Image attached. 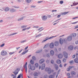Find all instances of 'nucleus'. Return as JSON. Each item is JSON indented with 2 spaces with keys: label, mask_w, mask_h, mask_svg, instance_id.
<instances>
[{
  "label": "nucleus",
  "mask_w": 78,
  "mask_h": 78,
  "mask_svg": "<svg viewBox=\"0 0 78 78\" xmlns=\"http://www.w3.org/2000/svg\"><path fill=\"white\" fill-rule=\"evenodd\" d=\"M45 63L43 64L41 67V66H40L39 69H41V70H44V69H45Z\"/></svg>",
  "instance_id": "7"
},
{
  "label": "nucleus",
  "mask_w": 78,
  "mask_h": 78,
  "mask_svg": "<svg viewBox=\"0 0 78 78\" xmlns=\"http://www.w3.org/2000/svg\"><path fill=\"white\" fill-rule=\"evenodd\" d=\"M42 50H38L36 52V53H41V52H42Z\"/></svg>",
  "instance_id": "27"
},
{
  "label": "nucleus",
  "mask_w": 78,
  "mask_h": 78,
  "mask_svg": "<svg viewBox=\"0 0 78 78\" xmlns=\"http://www.w3.org/2000/svg\"><path fill=\"white\" fill-rule=\"evenodd\" d=\"M45 71L46 72H48V73L49 75L51 74V73H53L54 71L53 70H51V69L48 68H45Z\"/></svg>",
  "instance_id": "1"
},
{
  "label": "nucleus",
  "mask_w": 78,
  "mask_h": 78,
  "mask_svg": "<svg viewBox=\"0 0 78 78\" xmlns=\"http://www.w3.org/2000/svg\"><path fill=\"white\" fill-rule=\"evenodd\" d=\"M30 63L32 65L34 64V61L32 60H31L30 61Z\"/></svg>",
  "instance_id": "33"
},
{
  "label": "nucleus",
  "mask_w": 78,
  "mask_h": 78,
  "mask_svg": "<svg viewBox=\"0 0 78 78\" xmlns=\"http://www.w3.org/2000/svg\"><path fill=\"white\" fill-rule=\"evenodd\" d=\"M67 39H66V38L64 40H63V41L64 42L66 43V42H67Z\"/></svg>",
  "instance_id": "41"
},
{
  "label": "nucleus",
  "mask_w": 78,
  "mask_h": 78,
  "mask_svg": "<svg viewBox=\"0 0 78 78\" xmlns=\"http://www.w3.org/2000/svg\"><path fill=\"white\" fill-rule=\"evenodd\" d=\"M28 66L30 70H35V67L33 66H31V64L29 63Z\"/></svg>",
  "instance_id": "3"
},
{
  "label": "nucleus",
  "mask_w": 78,
  "mask_h": 78,
  "mask_svg": "<svg viewBox=\"0 0 78 78\" xmlns=\"http://www.w3.org/2000/svg\"><path fill=\"white\" fill-rule=\"evenodd\" d=\"M21 28H27V25H23L21 27Z\"/></svg>",
  "instance_id": "31"
},
{
  "label": "nucleus",
  "mask_w": 78,
  "mask_h": 78,
  "mask_svg": "<svg viewBox=\"0 0 78 78\" xmlns=\"http://www.w3.org/2000/svg\"><path fill=\"white\" fill-rule=\"evenodd\" d=\"M26 2L27 3H31V0H26Z\"/></svg>",
  "instance_id": "29"
},
{
  "label": "nucleus",
  "mask_w": 78,
  "mask_h": 78,
  "mask_svg": "<svg viewBox=\"0 0 78 78\" xmlns=\"http://www.w3.org/2000/svg\"><path fill=\"white\" fill-rule=\"evenodd\" d=\"M74 61L76 63H78V58H76V59H74Z\"/></svg>",
  "instance_id": "34"
},
{
  "label": "nucleus",
  "mask_w": 78,
  "mask_h": 78,
  "mask_svg": "<svg viewBox=\"0 0 78 78\" xmlns=\"http://www.w3.org/2000/svg\"><path fill=\"white\" fill-rule=\"evenodd\" d=\"M72 66H69V67L68 68V69H69V70H68V71H69V70H70V69H72Z\"/></svg>",
  "instance_id": "43"
},
{
  "label": "nucleus",
  "mask_w": 78,
  "mask_h": 78,
  "mask_svg": "<svg viewBox=\"0 0 78 78\" xmlns=\"http://www.w3.org/2000/svg\"><path fill=\"white\" fill-rule=\"evenodd\" d=\"M27 62H26L25 65H24V67L25 68L26 73H27Z\"/></svg>",
  "instance_id": "11"
},
{
  "label": "nucleus",
  "mask_w": 78,
  "mask_h": 78,
  "mask_svg": "<svg viewBox=\"0 0 78 78\" xmlns=\"http://www.w3.org/2000/svg\"><path fill=\"white\" fill-rule=\"evenodd\" d=\"M34 76H37L38 75V73L37 72H35L34 73Z\"/></svg>",
  "instance_id": "42"
},
{
  "label": "nucleus",
  "mask_w": 78,
  "mask_h": 78,
  "mask_svg": "<svg viewBox=\"0 0 78 78\" xmlns=\"http://www.w3.org/2000/svg\"><path fill=\"white\" fill-rule=\"evenodd\" d=\"M4 45H5V44L3 43L1 45L0 47H3L4 46Z\"/></svg>",
  "instance_id": "51"
},
{
  "label": "nucleus",
  "mask_w": 78,
  "mask_h": 78,
  "mask_svg": "<svg viewBox=\"0 0 78 78\" xmlns=\"http://www.w3.org/2000/svg\"><path fill=\"white\" fill-rule=\"evenodd\" d=\"M28 50H27V51H26L23 52L22 53V55H25V53H27V52H28Z\"/></svg>",
  "instance_id": "30"
},
{
  "label": "nucleus",
  "mask_w": 78,
  "mask_h": 78,
  "mask_svg": "<svg viewBox=\"0 0 78 78\" xmlns=\"http://www.w3.org/2000/svg\"><path fill=\"white\" fill-rule=\"evenodd\" d=\"M9 8L6 7L5 8V12H8V11H9Z\"/></svg>",
  "instance_id": "19"
},
{
  "label": "nucleus",
  "mask_w": 78,
  "mask_h": 78,
  "mask_svg": "<svg viewBox=\"0 0 78 78\" xmlns=\"http://www.w3.org/2000/svg\"><path fill=\"white\" fill-rule=\"evenodd\" d=\"M51 64H53L54 63V61L53 60H51Z\"/></svg>",
  "instance_id": "53"
},
{
  "label": "nucleus",
  "mask_w": 78,
  "mask_h": 78,
  "mask_svg": "<svg viewBox=\"0 0 78 78\" xmlns=\"http://www.w3.org/2000/svg\"><path fill=\"white\" fill-rule=\"evenodd\" d=\"M41 19L43 21H45L47 20L48 17L46 16H41Z\"/></svg>",
  "instance_id": "5"
},
{
  "label": "nucleus",
  "mask_w": 78,
  "mask_h": 78,
  "mask_svg": "<svg viewBox=\"0 0 78 78\" xmlns=\"http://www.w3.org/2000/svg\"><path fill=\"white\" fill-rule=\"evenodd\" d=\"M48 78V75L47 74H45L44 76V78Z\"/></svg>",
  "instance_id": "44"
},
{
  "label": "nucleus",
  "mask_w": 78,
  "mask_h": 78,
  "mask_svg": "<svg viewBox=\"0 0 78 78\" xmlns=\"http://www.w3.org/2000/svg\"><path fill=\"white\" fill-rule=\"evenodd\" d=\"M64 3V2L63 1H61L60 2V4H62Z\"/></svg>",
  "instance_id": "52"
},
{
  "label": "nucleus",
  "mask_w": 78,
  "mask_h": 78,
  "mask_svg": "<svg viewBox=\"0 0 78 78\" xmlns=\"http://www.w3.org/2000/svg\"><path fill=\"white\" fill-rule=\"evenodd\" d=\"M72 38H75L76 36V34L73 33L70 35Z\"/></svg>",
  "instance_id": "10"
},
{
  "label": "nucleus",
  "mask_w": 78,
  "mask_h": 78,
  "mask_svg": "<svg viewBox=\"0 0 78 78\" xmlns=\"http://www.w3.org/2000/svg\"><path fill=\"white\" fill-rule=\"evenodd\" d=\"M67 76H70V73H67Z\"/></svg>",
  "instance_id": "64"
},
{
  "label": "nucleus",
  "mask_w": 78,
  "mask_h": 78,
  "mask_svg": "<svg viewBox=\"0 0 78 78\" xmlns=\"http://www.w3.org/2000/svg\"><path fill=\"white\" fill-rule=\"evenodd\" d=\"M72 37L71 36V35H70L67 38V41H69L70 42V41H71L72 40Z\"/></svg>",
  "instance_id": "9"
},
{
  "label": "nucleus",
  "mask_w": 78,
  "mask_h": 78,
  "mask_svg": "<svg viewBox=\"0 0 78 78\" xmlns=\"http://www.w3.org/2000/svg\"><path fill=\"white\" fill-rule=\"evenodd\" d=\"M59 42L58 41H56L54 43V45L56 47L58 46V45H59Z\"/></svg>",
  "instance_id": "15"
},
{
  "label": "nucleus",
  "mask_w": 78,
  "mask_h": 78,
  "mask_svg": "<svg viewBox=\"0 0 78 78\" xmlns=\"http://www.w3.org/2000/svg\"><path fill=\"white\" fill-rule=\"evenodd\" d=\"M27 41V40H23L20 41L21 43H24V42H25Z\"/></svg>",
  "instance_id": "39"
},
{
  "label": "nucleus",
  "mask_w": 78,
  "mask_h": 78,
  "mask_svg": "<svg viewBox=\"0 0 78 78\" xmlns=\"http://www.w3.org/2000/svg\"><path fill=\"white\" fill-rule=\"evenodd\" d=\"M66 61H67V60L65 58H63L62 59L63 62H66Z\"/></svg>",
  "instance_id": "32"
},
{
  "label": "nucleus",
  "mask_w": 78,
  "mask_h": 78,
  "mask_svg": "<svg viewBox=\"0 0 78 78\" xmlns=\"http://www.w3.org/2000/svg\"><path fill=\"white\" fill-rule=\"evenodd\" d=\"M58 59H61L63 57V55L62 54H59L58 55Z\"/></svg>",
  "instance_id": "12"
},
{
  "label": "nucleus",
  "mask_w": 78,
  "mask_h": 78,
  "mask_svg": "<svg viewBox=\"0 0 78 78\" xmlns=\"http://www.w3.org/2000/svg\"><path fill=\"white\" fill-rule=\"evenodd\" d=\"M30 28H31V27H27V28H25L23 29L22 30V31H25V30H29L30 29Z\"/></svg>",
  "instance_id": "23"
},
{
  "label": "nucleus",
  "mask_w": 78,
  "mask_h": 78,
  "mask_svg": "<svg viewBox=\"0 0 78 78\" xmlns=\"http://www.w3.org/2000/svg\"><path fill=\"white\" fill-rule=\"evenodd\" d=\"M54 50L55 52H58V50H57V49H56V48H54Z\"/></svg>",
  "instance_id": "47"
},
{
  "label": "nucleus",
  "mask_w": 78,
  "mask_h": 78,
  "mask_svg": "<svg viewBox=\"0 0 78 78\" xmlns=\"http://www.w3.org/2000/svg\"><path fill=\"white\" fill-rule=\"evenodd\" d=\"M10 11L11 12H15L16 11V10L14 9H10Z\"/></svg>",
  "instance_id": "17"
},
{
  "label": "nucleus",
  "mask_w": 78,
  "mask_h": 78,
  "mask_svg": "<svg viewBox=\"0 0 78 78\" xmlns=\"http://www.w3.org/2000/svg\"><path fill=\"white\" fill-rule=\"evenodd\" d=\"M3 20H0V23H3Z\"/></svg>",
  "instance_id": "56"
},
{
  "label": "nucleus",
  "mask_w": 78,
  "mask_h": 78,
  "mask_svg": "<svg viewBox=\"0 0 78 78\" xmlns=\"http://www.w3.org/2000/svg\"><path fill=\"white\" fill-rule=\"evenodd\" d=\"M42 28H43V27H41L39 28V29L38 30V31H40V30H41V29H42Z\"/></svg>",
  "instance_id": "60"
},
{
  "label": "nucleus",
  "mask_w": 78,
  "mask_h": 78,
  "mask_svg": "<svg viewBox=\"0 0 78 78\" xmlns=\"http://www.w3.org/2000/svg\"><path fill=\"white\" fill-rule=\"evenodd\" d=\"M50 53H51V55L52 56H53V55H54V51L53 50H51L50 51Z\"/></svg>",
  "instance_id": "26"
},
{
  "label": "nucleus",
  "mask_w": 78,
  "mask_h": 78,
  "mask_svg": "<svg viewBox=\"0 0 78 78\" xmlns=\"http://www.w3.org/2000/svg\"><path fill=\"white\" fill-rule=\"evenodd\" d=\"M78 22L77 21V22H74V23H71V24H75L76 23H78Z\"/></svg>",
  "instance_id": "54"
},
{
  "label": "nucleus",
  "mask_w": 78,
  "mask_h": 78,
  "mask_svg": "<svg viewBox=\"0 0 78 78\" xmlns=\"http://www.w3.org/2000/svg\"><path fill=\"white\" fill-rule=\"evenodd\" d=\"M73 75H72V76H69V77H68V78H73Z\"/></svg>",
  "instance_id": "58"
},
{
  "label": "nucleus",
  "mask_w": 78,
  "mask_h": 78,
  "mask_svg": "<svg viewBox=\"0 0 78 78\" xmlns=\"http://www.w3.org/2000/svg\"><path fill=\"white\" fill-rule=\"evenodd\" d=\"M19 71H20V69L17 68L14 71H13L12 73L14 74L16 76L18 74Z\"/></svg>",
  "instance_id": "4"
},
{
  "label": "nucleus",
  "mask_w": 78,
  "mask_h": 78,
  "mask_svg": "<svg viewBox=\"0 0 78 78\" xmlns=\"http://www.w3.org/2000/svg\"><path fill=\"white\" fill-rule=\"evenodd\" d=\"M76 58H78V54L76 53Z\"/></svg>",
  "instance_id": "61"
},
{
  "label": "nucleus",
  "mask_w": 78,
  "mask_h": 78,
  "mask_svg": "<svg viewBox=\"0 0 78 78\" xmlns=\"http://www.w3.org/2000/svg\"><path fill=\"white\" fill-rule=\"evenodd\" d=\"M59 42L60 44H63V42H64L63 41V39H62L61 38H60L59 40Z\"/></svg>",
  "instance_id": "16"
},
{
  "label": "nucleus",
  "mask_w": 78,
  "mask_h": 78,
  "mask_svg": "<svg viewBox=\"0 0 78 78\" xmlns=\"http://www.w3.org/2000/svg\"><path fill=\"white\" fill-rule=\"evenodd\" d=\"M78 28V25L75 26L74 29H76V28Z\"/></svg>",
  "instance_id": "62"
},
{
  "label": "nucleus",
  "mask_w": 78,
  "mask_h": 78,
  "mask_svg": "<svg viewBox=\"0 0 78 78\" xmlns=\"http://www.w3.org/2000/svg\"><path fill=\"white\" fill-rule=\"evenodd\" d=\"M63 54L65 58H66V59L68 58V54L67 52L65 51H64L63 52Z\"/></svg>",
  "instance_id": "8"
},
{
  "label": "nucleus",
  "mask_w": 78,
  "mask_h": 78,
  "mask_svg": "<svg viewBox=\"0 0 78 78\" xmlns=\"http://www.w3.org/2000/svg\"><path fill=\"white\" fill-rule=\"evenodd\" d=\"M36 6L35 5H31L30 8H36Z\"/></svg>",
  "instance_id": "48"
},
{
  "label": "nucleus",
  "mask_w": 78,
  "mask_h": 78,
  "mask_svg": "<svg viewBox=\"0 0 78 78\" xmlns=\"http://www.w3.org/2000/svg\"><path fill=\"white\" fill-rule=\"evenodd\" d=\"M69 12H62L61 13V14L57 16V18H59L61 16H64V15H66V14H67Z\"/></svg>",
  "instance_id": "2"
},
{
  "label": "nucleus",
  "mask_w": 78,
  "mask_h": 78,
  "mask_svg": "<svg viewBox=\"0 0 78 78\" xmlns=\"http://www.w3.org/2000/svg\"><path fill=\"white\" fill-rule=\"evenodd\" d=\"M54 43H51L49 45L50 48H54Z\"/></svg>",
  "instance_id": "14"
},
{
  "label": "nucleus",
  "mask_w": 78,
  "mask_h": 78,
  "mask_svg": "<svg viewBox=\"0 0 78 78\" xmlns=\"http://www.w3.org/2000/svg\"><path fill=\"white\" fill-rule=\"evenodd\" d=\"M13 8H20V7L19 6H13Z\"/></svg>",
  "instance_id": "49"
},
{
  "label": "nucleus",
  "mask_w": 78,
  "mask_h": 78,
  "mask_svg": "<svg viewBox=\"0 0 78 78\" xmlns=\"http://www.w3.org/2000/svg\"><path fill=\"white\" fill-rule=\"evenodd\" d=\"M57 64H60L61 63V60H59V59H58L57 60Z\"/></svg>",
  "instance_id": "25"
},
{
  "label": "nucleus",
  "mask_w": 78,
  "mask_h": 78,
  "mask_svg": "<svg viewBox=\"0 0 78 78\" xmlns=\"http://www.w3.org/2000/svg\"><path fill=\"white\" fill-rule=\"evenodd\" d=\"M17 34V33H14L10 34L8 35V36H14V35H16V34Z\"/></svg>",
  "instance_id": "22"
},
{
  "label": "nucleus",
  "mask_w": 78,
  "mask_h": 78,
  "mask_svg": "<svg viewBox=\"0 0 78 78\" xmlns=\"http://www.w3.org/2000/svg\"><path fill=\"white\" fill-rule=\"evenodd\" d=\"M1 55L2 56H6L7 55V52L5 51H2L1 52Z\"/></svg>",
  "instance_id": "6"
},
{
  "label": "nucleus",
  "mask_w": 78,
  "mask_h": 78,
  "mask_svg": "<svg viewBox=\"0 0 78 78\" xmlns=\"http://www.w3.org/2000/svg\"><path fill=\"white\" fill-rule=\"evenodd\" d=\"M55 68L56 70H58V66L57 64L55 65Z\"/></svg>",
  "instance_id": "21"
},
{
  "label": "nucleus",
  "mask_w": 78,
  "mask_h": 78,
  "mask_svg": "<svg viewBox=\"0 0 78 78\" xmlns=\"http://www.w3.org/2000/svg\"><path fill=\"white\" fill-rule=\"evenodd\" d=\"M46 40H44L42 41V43L44 42H45V41H47V40H48L49 39H51V38L50 37V38H48V37H46Z\"/></svg>",
  "instance_id": "20"
},
{
  "label": "nucleus",
  "mask_w": 78,
  "mask_h": 78,
  "mask_svg": "<svg viewBox=\"0 0 78 78\" xmlns=\"http://www.w3.org/2000/svg\"><path fill=\"white\" fill-rule=\"evenodd\" d=\"M56 73H54L53 74H52V75L53 76H54V77L55 76V75H56Z\"/></svg>",
  "instance_id": "55"
},
{
  "label": "nucleus",
  "mask_w": 78,
  "mask_h": 78,
  "mask_svg": "<svg viewBox=\"0 0 78 78\" xmlns=\"http://www.w3.org/2000/svg\"><path fill=\"white\" fill-rule=\"evenodd\" d=\"M73 5L74 6H76V5H78V2H75L74 3H73Z\"/></svg>",
  "instance_id": "38"
},
{
  "label": "nucleus",
  "mask_w": 78,
  "mask_h": 78,
  "mask_svg": "<svg viewBox=\"0 0 78 78\" xmlns=\"http://www.w3.org/2000/svg\"><path fill=\"white\" fill-rule=\"evenodd\" d=\"M49 78H54V76L52 75H50L48 76Z\"/></svg>",
  "instance_id": "28"
},
{
  "label": "nucleus",
  "mask_w": 78,
  "mask_h": 78,
  "mask_svg": "<svg viewBox=\"0 0 78 78\" xmlns=\"http://www.w3.org/2000/svg\"><path fill=\"white\" fill-rule=\"evenodd\" d=\"M44 62H45V59L43 58L41 59L39 61L40 64H43Z\"/></svg>",
  "instance_id": "13"
},
{
  "label": "nucleus",
  "mask_w": 78,
  "mask_h": 78,
  "mask_svg": "<svg viewBox=\"0 0 78 78\" xmlns=\"http://www.w3.org/2000/svg\"><path fill=\"white\" fill-rule=\"evenodd\" d=\"M46 62L47 63V64H49V62H50V61L47 59L46 61Z\"/></svg>",
  "instance_id": "50"
},
{
  "label": "nucleus",
  "mask_w": 78,
  "mask_h": 78,
  "mask_svg": "<svg viewBox=\"0 0 78 78\" xmlns=\"http://www.w3.org/2000/svg\"><path fill=\"white\" fill-rule=\"evenodd\" d=\"M35 66L36 67H39V65L38 64V63H36L35 64Z\"/></svg>",
  "instance_id": "40"
},
{
  "label": "nucleus",
  "mask_w": 78,
  "mask_h": 78,
  "mask_svg": "<svg viewBox=\"0 0 78 78\" xmlns=\"http://www.w3.org/2000/svg\"><path fill=\"white\" fill-rule=\"evenodd\" d=\"M26 16H23L21 18H20L18 20V21H21V20H23V18H25Z\"/></svg>",
  "instance_id": "18"
},
{
  "label": "nucleus",
  "mask_w": 78,
  "mask_h": 78,
  "mask_svg": "<svg viewBox=\"0 0 78 78\" xmlns=\"http://www.w3.org/2000/svg\"><path fill=\"white\" fill-rule=\"evenodd\" d=\"M71 73L72 75H76V73L74 71L72 72Z\"/></svg>",
  "instance_id": "35"
},
{
  "label": "nucleus",
  "mask_w": 78,
  "mask_h": 78,
  "mask_svg": "<svg viewBox=\"0 0 78 78\" xmlns=\"http://www.w3.org/2000/svg\"><path fill=\"white\" fill-rule=\"evenodd\" d=\"M47 45L46 44L45 45L44 47L43 48H47Z\"/></svg>",
  "instance_id": "57"
},
{
  "label": "nucleus",
  "mask_w": 78,
  "mask_h": 78,
  "mask_svg": "<svg viewBox=\"0 0 78 78\" xmlns=\"http://www.w3.org/2000/svg\"><path fill=\"white\" fill-rule=\"evenodd\" d=\"M14 53V52H10L9 53V54L10 55H13Z\"/></svg>",
  "instance_id": "46"
},
{
  "label": "nucleus",
  "mask_w": 78,
  "mask_h": 78,
  "mask_svg": "<svg viewBox=\"0 0 78 78\" xmlns=\"http://www.w3.org/2000/svg\"><path fill=\"white\" fill-rule=\"evenodd\" d=\"M5 9L4 8H2V11H5Z\"/></svg>",
  "instance_id": "59"
},
{
  "label": "nucleus",
  "mask_w": 78,
  "mask_h": 78,
  "mask_svg": "<svg viewBox=\"0 0 78 78\" xmlns=\"http://www.w3.org/2000/svg\"><path fill=\"white\" fill-rule=\"evenodd\" d=\"M46 57H48V58H50V54L48 53L46 55Z\"/></svg>",
  "instance_id": "36"
},
{
  "label": "nucleus",
  "mask_w": 78,
  "mask_h": 78,
  "mask_svg": "<svg viewBox=\"0 0 78 78\" xmlns=\"http://www.w3.org/2000/svg\"><path fill=\"white\" fill-rule=\"evenodd\" d=\"M75 44H78V41H75Z\"/></svg>",
  "instance_id": "63"
},
{
  "label": "nucleus",
  "mask_w": 78,
  "mask_h": 78,
  "mask_svg": "<svg viewBox=\"0 0 78 78\" xmlns=\"http://www.w3.org/2000/svg\"><path fill=\"white\" fill-rule=\"evenodd\" d=\"M69 49H70L71 50H72L73 49V47L72 46H70L68 47Z\"/></svg>",
  "instance_id": "24"
},
{
  "label": "nucleus",
  "mask_w": 78,
  "mask_h": 78,
  "mask_svg": "<svg viewBox=\"0 0 78 78\" xmlns=\"http://www.w3.org/2000/svg\"><path fill=\"white\" fill-rule=\"evenodd\" d=\"M32 59L34 61H35V60L36 59V57H35V56H34L32 57Z\"/></svg>",
  "instance_id": "37"
},
{
  "label": "nucleus",
  "mask_w": 78,
  "mask_h": 78,
  "mask_svg": "<svg viewBox=\"0 0 78 78\" xmlns=\"http://www.w3.org/2000/svg\"><path fill=\"white\" fill-rule=\"evenodd\" d=\"M21 76H22V74H20V75H18L17 78H20V77H21Z\"/></svg>",
  "instance_id": "45"
}]
</instances>
